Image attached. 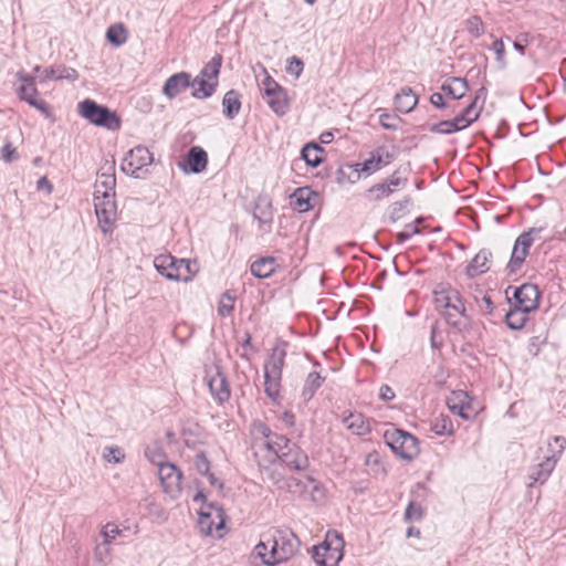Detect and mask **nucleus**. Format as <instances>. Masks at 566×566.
<instances>
[{
    "instance_id": "obj_1",
    "label": "nucleus",
    "mask_w": 566,
    "mask_h": 566,
    "mask_svg": "<svg viewBox=\"0 0 566 566\" xmlns=\"http://www.w3.org/2000/svg\"><path fill=\"white\" fill-rule=\"evenodd\" d=\"M298 544V538L291 530L272 527L261 535L254 554L264 565L276 566L292 558Z\"/></svg>"
},
{
    "instance_id": "obj_2",
    "label": "nucleus",
    "mask_w": 566,
    "mask_h": 566,
    "mask_svg": "<svg viewBox=\"0 0 566 566\" xmlns=\"http://www.w3.org/2000/svg\"><path fill=\"white\" fill-rule=\"evenodd\" d=\"M193 502H200L201 506L198 510V525L200 532L205 535L220 536V532L226 524V514L223 509L214 502H207L206 495L198 492L193 496Z\"/></svg>"
},
{
    "instance_id": "obj_3",
    "label": "nucleus",
    "mask_w": 566,
    "mask_h": 566,
    "mask_svg": "<svg viewBox=\"0 0 566 566\" xmlns=\"http://www.w3.org/2000/svg\"><path fill=\"white\" fill-rule=\"evenodd\" d=\"M434 304L451 325H461L465 307L457 290L448 285H439L434 290Z\"/></svg>"
},
{
    "instance_id": "obj_4",
    "label": "nucleus",
    "mask_w": 566,
    "mask_h": 566,
    "mask_svg": "<svg viewBox=\"0 0 566 566\" xmlns=\"http://www.w3.org/2000/svg\"><path fill=\"white\" fill-rule=\"evenodd\" d=\"M154 266L158 273L172 281H190L197 273L196 262L186 259H176L170 254H160L154 259Z\"/></svg>"
},
{
    "instance_id": "obj_5",
    "label": "nucleus",
    "mask_w": 566,
    "mask_h": 566,
    "mask_svg": "<svg viewBox=\"0 0 566 566\" xmlns=\"http://www.w3.org/2000/svg\"><path fill=\"white\" fill-rule=\"evenodd\" d=\"M344 546L342 534L328 531L325 541L313 548V558L322 566H338L344 556Z\"/></svg>"
},
{
    "instance_id": "obj_6",
    "label": "nucleus",
    "mask_w": 566,
    "mask_h": 566,
    "mask_svg": "<svg viewBox=\"0 0 566 566\" xmlns=\"http://www.w3.org/2000/svg\"><path fill=\"white\" fill-rule=\"evenodd\" d=\"M284 360L285 350L276 347L264 364V391L273 401L280 398Z\"/></svg>"
},
{
    "instance_id": "obj_7",
    "label": "nucleus",
    "mask_w": 566,
    "mask_h": 566,
    "mask_svg": "<svg viewBox=\"0 0 566 566\" xmlns=\"http://www.w3.org/2000/svg\"><path fill=\"white\" fill-rule=\"evenodd\" d=\"M384 439L392 452L402 460L411 461L420 452L417 438L407 431L391 428L385 431Z\"/></svg>"
},
{
    "instance_id": "obj_8",
    "label": "nucleus",
    "mask_w": 566,
    "mask_h": 566,
    "mask_svg": "<svg viewBox=\"0 0 566 566\" xmlns=\"http://www.w3.org/2000/svg\"><path fill=\"white\" fill-rule=\"evenodd\" d=\"M253 434L256 448L266 449L274 458L282 459L284 455H289L285 451L289 449V439L283 436L273 434L266 424L255 422L253 424Z\"/></svg>"
},
{
    "instance_id": "obj_9",
    "label": "nucleus",
    "mask_w": 566,
    "mask_h": 566,
    "mask_svg": "<svg viewBox=\"0 0 566 566\" xmlns=\"http://www.w3.org/2000/svg\"><path fill=\"white\" fill-rule=\"evenodd\" d=\"M78 113L82 117L96 126H103L108 129H117L119 127V119L115 113L92 99L81 102L78 104Z\"/></svg>"
},
{
    "instance_id": "obj_10",
    "label": "nucleus",
    "mask_w": 566,
    "mask_h": 566,
    "mask_svg": "<svg viewBox=\"0 0 566 566\" xmlns=\"http://www.w3.org/2000/svg\"><path fill=\"white\" fill-rule=\"evenodd\" d=\"M260 88L266 99L268 105L279 115L287 111V97L284 88L276 83L269 73H263L260 82Z\"/></svg>"
},
{
    "instance_id": "obj_11",
    "label": "nucleus",
    "mask_w": 566,
    "mask_h": 566,
    "mask_svg": "<svg viewBox=\"0 0 566 566\" xmlns=\"http://www.w3.org/2000/svg\"><path fill=\"white\" fill-rule=\"evenodd\" d=\"M94 207L101 230L104 233L111 232L117 218L115 196L95 195Z\"/></svg>"
},
{
    "instance_id": "obj_12",
    "label": "nucleus",
    "mask_w": 566,
    "mask_h": 566,
    "mask_svg": "<svg viewBox=\"0 0 566 566\" xmlns=\"http://www.w3.org/2000/svg\"><path fill=\"white\" fill-rule=\"evenodd\" d=\"M447 406L451 412L460 416L463 419L472 418L481 409L480 403L463 390L452 391L447 397Z\"/></svg>"
},
{
    "instance_id": "obj_13",
    "label": "nucleus",
    "mask_w": 566,
    "mask_h": 566,
    "mask_svg": "<svg viewBox=\"0 0 566 566\" xmlns=\"http://www.w3.org/2000/svg\"><path fill=\"white\" fill-rule=\"evenodd\" d=\"M163 491L171 499H177L181 494V471L171 462L161 463L157 469Z\"/></svg>"
},
{
    "instance_id": "obj_14",
    "label": "nucleus",
    "mask_w": 566,
    "mask_h": 566,
    "mask_svg": "<svg viewBox=\"0 0 566 566\" xmlns=\"http://www.w3.org/2000/svg\"><path fill=\"white\" fill-rule=\"evenodd\" d=\"M407 185V178L400 176L399 172L396 171L389 178L370 187L367 190V197L370 201H380L390 197L396 191L406 188Z\"/></svg>"
},
{
    "instance_id": "obj_15",
    "label": "nucleus",
    "mask_w": 566,
    "mask_h": 566,
    "mask_svg": "<svg viewBox=\"0 0 566 566\" xmlns=\"http://www.w3.org/2000/svg\"><path fill=\"white\" fill-rule=\"evenodd\" d=\"M542 231L541 228H532L526 232H523L515 241L511 260L509 262V269L511 272L517 271L523 262L525 261L530 248L537 234Z\"/></svg>"
},
{
    "instance_id": "obj_16",
    "label": "nucleus",
    "mask_w": 566,
    "mask_h": 566,
    "mask_svg": "<svg viewBox=\"0 0 566 566\" xmlns=\"http://www.w3.org/2000/svg\"><path fill=\"white\" fill-rule=\"evenodd\" d=\"M153 160V154L148 148L136 146L126 154L122 168L126 174L138 177V172L151 165Z\"/></svg>"
},
{
    "instance_id": "obj_17",
    "label": "nucleus",
    "mask_w": 566,
    "mask_h": 566,
    "mask_svg": "<svg viewBox=\"0 0 566 566\" xmlns=\"http://www.w3.org/2000/svg\"><path fill=\"white\" fill-rule=\"evenodd\" d=\"M566 449V438L554 436L547 438L538 448V458L546 467L555 468Z\"/></svg>"
},
{
    "instance_id": "obj_18",
    "label": "nucleus",
    "mask_w": 566,
    "mask_h": 566,
    "mask_svg": "<svg viewBox=\"0 0 566 566\" xmlns=\"http://www.w3.org/2000/svg\"><path fill=\"white\" fill-rule=\"evenodd\" d=\"M205 379L210 389V392L219 401H224L230 397L228 381L218 366H210L207 368Z\"/></svg>"
},
{
    "instance_id": "obj_19",
    "label": "nucleus",
    "mask_w": 566,
    "mask_h": 566,
    "mask_svg": "<svg viewBox=\"0 0 566 566\" xmlns=\"http://www.w3.org/2000/svg\"><path fill=\"white\" fill-rule=\"evenodd\" d=\"M21 99L28 102L31 106L38 108L44 114H49L46 103L38 98V91L33 77L27 75L21 77V84L17 88Z\"/></svg>"
},
{
    "instance_id": "obj_20",
    "label": "nucleus",
    "mask_w": 566,
    "mask_h": 566,
    "mask_svg": "<svg viewBox=\"0 0 566 566\" xmlns=\"http://www.w3.org/2000/svg\"><path fill=\"white\" fill-rule=\"evenodd\" d=\"M116 177L114 164L106 163L102 166L95 181V195L115 196Z\"/></svg>"
},
{
    "instance_id": "obj_21",
    "label": "nucleus",
    "mask_w": 566,
    "mask_h": 566,
    "mask_svg": "<svg viewBox=\"0 0 566 566\" xmlns=\"http://www.w3.org/2000/svg\"><path fill=\"white\" fill-rule=\"evenodd\" d=\"M208 155L198 146L192 147L178 166L184 172L200 174L207 168Z\"/></svg>"
},
{
    "instance_id": "obj_22",
    "label": "nucleus",
    "mask_w": 566,
    "mask_h": 566,
    "mask_svg": "<svg viewBox=\"0 0 566 566\" xmlns=\"http://www.w3.org/2000/svg\"><path fill=\"white\" fill-rule=\"evenodd\" d=\"M515 305L524 311L533 312L539 302V292L533 284H523L514 292Z\"/></svg>"
},
{
    "instance_id": "obj_23",
    "label": "nucleus",
    "mask_w": 566,
    "mask_h": 566,
    "mask_svg": "<svg viewBox=\"0 0 566 566\" xmlns=\"http://www.w3.org/2000/svg\"><path fill=\"white\" fill-rule=\"evenodd\" d=\"M394 153L386 147H379L370 154V157L366 159L360 167L361 172L368 175L374 174L388 166L394 160Z\"/></svg>"
},
{
    "instance_id": "obj_24",
    "label": "nucleus",
    "mask_w": 566,
    "mask_h": 566,
    "mask_svg": "<svg viewBox=\"0 0 566 566\" xmlns=\"http://www.w3.org/2000/svg\"><path fill=\"white\" fill-rule=\"evenodd\" d=\"M343 423L346 429L355 436H365L371 430L369 420L357 412H350L348 416L344 417Z\"/></svg>"
},
{
    "instance_id": "obj_25",
    "label": "nucleus",
    "mask_w": 566,
    "mask_h": 566,
    "mask_svg": "<svg viewBox=\"0 0 566 566\" xmlns=\"http://www.w3.org/2000/svg\"><path fill=\"white\" fill-rule=\"evenodd\" d=\"M217 75L218 73H209L207 80L196 77L191 84L193 87L192 95L198 98L210 96L218 83Z\"/></svg>"
},
{
    "instance_id": "obj_26",
    "label": "nucleus",
    "mask_w": 566,
    "mask_h": 566,
    "mask_svg": "<svg viewBox=\"0 0 566 566\" xmlns=\"http://www.w3.org/2000/svg\"><path fill=\"white\" fill-rule=\"evenodd\" d=\"M277 262L273 256L260 258L251 264V273L258 279L270 277L276 270Z\"/></svg>"
},
{
    "instance_id": "obj_27",
    "label": "nucleus",
    "mask_w": 566,
    "mask_h": 566,
    "mask_svg": "<svg viewBox=\"0 0 566 566\" xmlns=\"http://www.w3.org/2000/svg\"><path fill=\"white\" fill-rule=\"evenodd\" d=\"M492 256V253L486 250H480L475 256L472 259L470 264L467 266V274L470 277H474L482 273H485L489 270L488 263Z\"/></svg>"
},
{
    "instance_id": "obj_28",
    "label": "nucleus",
    "mask_w": 566,
    "mask_h": 566,
    "mask_svg": "<svg viewBox=\"0 0 566 566\" xmlns=\"http://www.w3.org/2000/svg\"><path fill=\"white\" fill-rule=\"evenodd\" d=\"M468 90V83L462 77H451L441 86V91L452 99L463 97Z\"/></svg>"
},
{
    "instance_id": "obj_29",
    "label": "nucleus",
    "mask_w": 566,
    "mask_h": 566,
    "mask_svg": "<svg viewBox=\"0 0 566 566\" xmlns=\"http://www.w3.org/2000/svg\"><path fill=\"white\" fill-rule=\"evenodd\" d=\"M476 99L478 97L452 119L454 126L458 127V132L467 128L479 118L480 109L476 107Z\"/></svg>"
},
{
    "instance_id": "obj_30",
    "label": "nucleus",
    "mask_w": 566,
    "mask_h": 566,
    "mask_svg": "<svg viewBox=\"0 0 566 566\" xmlns=\"http://www.w3.org/2000/svg\"><path fill=\"white\" fill-rule=\"evenodd\" d=\"M189 86L188 73H175L165 84L164 92L167 96L174 97Z\"/></svg>"
},
{
    "instance_id": "obj_31",
    "label": "nucleus",
    "mask_w": 566,
    "mask_h": 566,
    "mask_svg": "<svg viewBox=\"0 0 566 566\" xmlns=\"http://www.w3.org/2000/svg\"><path fill=\"white\" fill-rule=\"evenodd\" d=\"M417 103L418 97L410 88H402L395 97V106L401 113L411 112Z\"/></svg>"
},
{
    "instance_id": "obj_32",
    "label": "nucleus",
    "mask_w": 566,
    "mask_h": 566,
    "mask_svg": "<svg viewBox=\"0 0 566 566\" xmlns=\"http://www.w3.org/2000/svg\"><path fill=\"white\" fill-rule=\"evenodd\" d=\"M325 378L318 371H311L303 385L302 397L305 401L311 400L318 388L323 385Z\"/></svg>"
},
{
    "instance_id": "obj_33",
    "label": "nucleus",
    "mask_w": 566,
    "mask_h": 566,
    "mask_svg": "<svg viewBox=\"0 0 566 566\" xmlns=\"http://www.w3.org/2000/svg\"><path fill=\"white\" fill-rule=\"evenodd\" d=\"M222 105L224 115L230 119L234 118L239 114L241 108L239 93H237L233 90L226 93L222 101Z\"/></svg>"
},
{
    "instance_id": "obj_34",
    "label": "nucleus",
    "mask_w": 566,
    "mask_h": 566,
    "mask_svg": "<svg viewBox=\"0 0 566 566\" xmlns=\"http://www.w3.org/2000/svg\"><path fill=\"white\" fill-rule=\"evenodd\" d=\"M123 530L113 522L103 525L98 533V542L112 547L114 541L122 536Z\"/></svg>"
},
{
    "instance_id": "obj_35",
    "label": "nucleus",
    "mask_w": 566,
    "mask_h": 566,
    "mask_svg": "<svg viewBox=\"0 0 566 566\" xmlns=\"http://www.w3.org/2000/svg\"><path fill=\"white\" fill-rule=\"evenodd\" d=\"M528 313L531 312L514 305L505 316L507 326L512 329H521L527 321Z\"/></svg>"
},
{
    "instance_id": "obj_36",
    "label": "nucleus",
    "mask_w": 566,
    "mask_h": 566,
    "mask_svg": "<svg viewBox=\"0 0 566 566\" xmlns=\"http://www.w3.org/2000/svg\"><path fill=\"white\" fill-rule=\"evenodd\" d=\"M286 453H289V455H284L282 458V461L289 468L294 470H303L307 467V455L303 451L298 449H290L289 451H286Z\"/></svg>"
},
{
    "instance_id": "obj_37",
    "label": "nucleus",
    "mask_w": 566,
    "mask_h": 566,
    "mask_svg": "<svg viewBox=\"0 0 566 566\" xmlns=\"http://www.w3.org/2000/svg\"><path fill=\"white\" fill-rule=\"evenodd\" d=\"M323 148L314 143L306 144L302 149V157L311 167H317L322 158Z\"/></svg>"
},
{
    "instance_id": "obj_38",
    "label": "nucleus",
    "mask_w": 566,
    "mask_h": 566,
    "mask_svg": "<svg viewBox=\"0 0 566 566\" xmlns=\"http://www.w3.org/2000/svg\"><path fill=\"white\" fill-rule=\"evenodd\" d=\"M93 557L96 564L108 566L113 560V548L96 539L93 548Z\"/></svg>"
},
{
    "instance_id": "obj_39",
    "label": "nucleus",
    "mask_w": 566,
    "mask_h": 566,
    "mask_svg": "<svg viewBox=\"0 0 566 566\" xmlns=\"http://www.w3.org/2000/svg\"><path fill=\"white\" fill-rule=\"evenodd\" d=\"M312 191L308 188H298L292 195L294 207L301 211H307L312 208L311 205Z\"/></svg>"
},
{
    "instance_id": "obj_40",
    "label": "nucleus",
    "mask_w": 566,
    "mask_h": 566,
    "mask_svg": "<svg viewBox=\"0 0 566 566\" xmlns=\"http://www.w3.org/2000/svg\"><path fill=\"white\" fill-rule=\"evenodd\" d=\"M364 463L368 469V473L370 474L379 475L385 473L381 457L377 451L367 453Z\"/></svg>"
},
{
    "instance_id": "obj_41",
    "label": "nucleus",
    "mask_w": 566,
    "mask_h": 566,
    "mask_svg": "<svg viewBox=\"0 0 566 566\" xmlns=\"http://www.w3.org/2000/svg\"><path fill=\"white\" fill-rule=\"evenodd\" d=\"M555 468L546 467L545 462L541 460V462L534 467L530 473L531 483L530 486H533L536 482H545Z\"/></svg>"
},
{
    "instance_id": "obj_42",
    "label": "nucleus",
    "mask_w": 566,
    "mask_h": 566,
    "mask_svg": "<svg viewBox=\"0 0 566 566\" xmlns=\"http://www.w3.org/2000/svg\"><path fill=\"white\" fill-rule=\"evenodd\" d=\"M275 484H277L279 489L286 490L290 493L298 494L301 495L305 489V483L296 478H289L283 481H275Z\"/></svg>"
},
{
    "instance_id": "obj_43",
    "label": "nucleus",
    "mask_w": 566,
    "mask_h": 566,
    "mask_svg": "<svg viewBox=\"0 0 566 566\" xmlns=\"http://www.w3.org/2000/svg\"><path fill=\"white\" fill-rule=\"evenodd\" d=\"M234 302L235 296L229 291L224 292L219 298L218 314L222 317L231 315L234 308Z\"/></svg>"
},
{
    "instance_id": "obj_44",
    "label": "nucleus",
    "mask_w": 566,
    "mask_h": 566,
    "mask_svg": "<svg viewBox=\"0 0 566 566\" xmlns=\"http://www.w3.org/2000/svg\"><path fill=\"white\" fill-rule=\"evenodd\" d=\"M103 459L108 463H122L125 459V452L117 446H106L102 453Z\"/></svg>"
},
{
    "instance_id": "obj_45",
    "label": "nucleus",
    "mask_w": 566,
    "mask_h": 566,
    "mask_svg": "<svg viewBox=\"0 0 566 566\" xmlns=\"http://www.w3.org/2000/svg\"><path fill=\"white\" fill-rule=\"evenodd\" d=\"M464 29L473 38H480L484 33V24L480 17L472 15L468 18L464 22Z\"/></svg>"
},
{
    "instance_id": "obj_46",
    "label": "nucleus",
    "mask_w": 566,
    "mask_h": 566,
    "mask_svg": "<svg viewBox=\"0 0 566 566\" xmlns=\"http://www.w3.org/2000/svg\"><path fill=\"white\" fill-rule=\"evenodd\" d=\"M107 40L114 45H120L126 41L125 29L122 24H113L107 29Z\"/></svg>"
},
{
    "instance_id": "obj_47",
    "label": "nucleus",
    "mask_w": 566,
    "mask_h": 566,
    "mask_svg": "<svg viewBox=\"0 0 566 566\" xmlns=\"http://www.w3.org/2000/svg\"><path fill=\"white\" fill-rule=\"evenodd\" d=\"M145 455L154 465L157 467V469L159 468V465L161 463L167 462V461H165V454L158 444L148 447L145 451Z\"/></svg>"
},
{
    "instance_id": "obj_48",
    "label": "nucleus",
    "mask_w": 566,
    "mask_h": 566,
    "mask_svg": "<svg viewBox=\"0 0 566 566\" xmlns=\"http://www.w3.org/2000/svg\"><path fill=\"white\" fill-rule=\"evenodd\" d=\"M432 430L439 436H450L454 431L452 421L447 417L437 419L432 426Z\"/></svg>"
},
{
    "instance_id": "obj_49",
    "label": "nucleus",
    "mask_w": 566,
    "mask_h": 566,
    "mask_svg": "<svg viewBox=\"0 0 566 566\" xmlns=\"http://www.w3.org/2000/svg\"><path fill=\"white\" fill-rule=\"evenodd\" d=\"M431 132L438 134H452L458 132V127L454 126L452 119L451 120H442L438 124L432 125L430 128Z\"/></svg>"
},
{
    "instance_id": "obj_50",
    "label": "nucleus",
    "mask_w": 566,
    "mask_h": 566,
    "mask_svg": "<svg viewBox=\"0 0 566 566\" xmlns=\"http://www.w3.org/2000/svg\"><path fill=\"white\" fill-rule=\"evenodd\" d=\"M195 465H196L197 471L200 474L205 475V474L209 473L210 464H209V461H208V459L206 458V455L203 453L196 454Z\"/></svg>"
},
{
    "instance_id": "obj_51",
    "label": "nucleus",
    "mask_w": 566,
    "mask_h": 566,
    "mask_svg": "<svg viewBox=\"0 0 566 566\" xmlns=\"http://www.w3.org/2000/svg\"><path fill=\"white\" fill-rule=\"evenodd\" d=\"M422 516V510L419 504L410 503L406 510V518L410 521L420 520Z\"/></svg>"
},
{
    "instance_id": "obj_52",
    "label": "nucleus",
    "mask_w": 566,
    "mask_h": 566,
    "mask_svg": "<svg viewBox=\"0 0 566 566\" xmlns=\"http://www.w3.org/2000/svg\"><path fill=\"white\" fill-rule=\"evenodd\" d=\"M1 157L6 163H12L18 159V154L11 144H6L1 150Z\"/></svg>"
},
{
    "instance_id": "obj_53",
    "label": "nucleus",
    "mask_w": 566,
    "mask_h": 566,
    "mask_svg": "<svg viewBox=\"0 0 566 566\" xmlns=\"http://www.w3.org/2000/svg\"><path fill=\"white\" fill-rule=\"evenodd\" d=\"M222 65V56L216 54L201 71H220Z\"/></svg>"
},
{
    "instance_id": "obj_54",
    "label": "nucleus",
    "mask_w": 566,
    "mask_h": 566,
    "mask_svg": "<svg viewBox=\"0 0 566 566\" xmlns=\"http://www.w3.org/2000/svg\"><path fill=\"white\" fill-rule=\"evenodd\" d=\"M36 189L39 191H45L46 195H51L53 191V185L45 176H43L38 180Z\"/></svg>"
},
{
    "instance_id": "obj_55",
    "label": "nucleus",
    "mask_w": 566,
    "mask_h": 566,
    "mask_svg": "<svg viewBox=\"0 0 566 566\" xmlns=\"http://www.w3.org/2000/svg\"><path fill=\"white\" fill-rule=\"evenodd\" d=\"M492 50L495 53L496 60L502 62L504 59L505 46L502 40H495L492 44Z\"/></svg>"
},
{
    "instance_id": "obj_56",
    "label": "nucleus",
    "mask_w": 566,
    "mask_h": 566,
    "mask_svg": "<svg viewBox=\"0 0 566 566\" xmlns=\"http://www.w3.org/2000/svg\"><path fill=\"white\" fill-rule=\"evenodd\" d=\"M379 122H380L381 126L387 128V129H396L397 128V124L395 123V118L392 116H390L389 114L380 115Z\"/></svg>"
},
{
    "instance_id": "obj_57",
    "label": "nucleus",
    "mask_w": 566,
    "mask_h": 566,
    "mask_svg": "<svg viewBox=\"0 0 566 566\" xmlns=\"http://www.w3.org/2000/svg\"><path fill=\"white\" fill-rule=\"evenodd\" d=\"M293 67H296L297 71H303L304 62L297 56H291L287 60V65L285 67V71H293Z\"/></svg>"
},
{
    "instance_id": "obj_58",
    "label": "nucleus",
    "mask_w": 566,
    "mask_h": 566,
    "mask_svg": "<svg viewBox=\"0 0 566 566\" xmlns=\"http://www.w3.org/2000/svg\"><path fill=\"white\" fill-rule=\"evenodd\" d=\"M444 96H447L443 92L442 93H433L430 97V102L433 106L438 108L444 107L447 104L444 102Z\"/></svg>"
},
{
    "instance_id": "obj_59",
    "label": "nucleus",
    "mask_w": 566,
    "mask_h": 566,
    "mask_svg": "<svg viewBox=\"0 0 566 566\" xmlns=\"http://www.w3.org/2000/svg\"><path fill=\"white\" fill-rule=\"evenodd\" d=\"M379 397L385 401H389L395 398V392L389 386L384 385L380 387Z\"/></svg>"
},
{
    "instance_id": "obj_60",
    "label": "nucleus",
    "mask_w": 566,
    "mask_h": 566,
    "mask_svg": "<svg viewBox=\"0 0 566 566\" xmlns=\"http://www.w3.org/2000/svg\"><path fill=\"white\" fill-rule=\"evenodd\" d=\"M280 420L285 427H293L295 423V416L291 411H284L281 415Z\"/></svg>"
},
{
    "instance_id": "obj_61",
    "label": "nucleus",
    "mask_w": 566,
    "mask_h": 566,
    "mask_svg": "<svg viewBox=\"0 0 566 566\" xmlns=\"http://www.w3.org/2000/svg\"><path fill=\"white\" fill-rule=\"evenodd\" d=\"M206 475L208 476L209 483H210L212 486H214V488H217V489H219V490H221V489L223 488L222 482H221L218 478H216L212 473H210V472H209V473H208V474H206Z\"/></svg>"
},
{
    "instance_id": "obj_62",
    "label": "nucleus",
    "mask_w": 566,
    "mask_h": 566,
    "mask_svg": "<svg viewBox=\"0 0 566 566\" xmlns=\"http://www.w3.org/2000/svg\"><path fill=\"white\" fill-rule=\"evenodd\" d=\"M334 136H333V133L331 132H324L321 136H319V140L321 143L323 144H329L332 140H333Z\"/></svg>"
},
{
    "instance_id": "obj_63",
    "label": "nucleus",
    "mask_w": 566,
    "mask_h": 566,
    "mask_svg": "<svg viewBox=\"0 0 566 566\" xmlns=\"http://www.w3.org/2000/svg\"><path fill=\"white\" fill-rule=\"evenodd\" d=\"M411 237H412V232H406L405 230L402 232L398 233V240L400 242H403V241L408 240Z\"/></svg>"
},
{
    "instance_id": "obj_64",
    "label": "nucleus",
    "mask_w": 566,
    "mask_h": 566,
    "mask_svg": "<svg viewBox=\"0 0 566 566\" xmlns=\"http://www.w3.org/2000/svg\"><path fill=\"white\" fill-rule=\"evenodd\" d=\"M420 535V531L419 530H415L413 527H410L408 528L407 531V536L408 537H411V536H419Z\"/></svg>"
}]
</instances>
